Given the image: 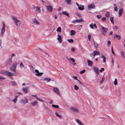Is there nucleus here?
Instances as JSON below:
<instances>
[{"mask_svg": "<svg viewBox=\"0 0 125 125\" xmlns=\"http://www.w3.org/2000/svg\"><path fill=\"white\" fill-rule=\"evenodd\" d=\"M35 72L37 73H36V74L37 76H41L42 74H43V73H39V71L37 69L35 70Z\"/></svg>", "mask_w": 125, "mask_h": 125, "instance_id": "obj_14", "label": "nucleus"}, {"mask_svg": "<svg viewBox=\"0 0 125 125\" xmlns=\"http://www.w3.org/2000/svg\"><path fill=\"white\" fill-rule=\"evenodd\" d=\"M56 116L57 117H58L59 118L62 119V116L61 115H59L58 113L56 112L55 113Z\"/></svg>", "mask_w": 125, "mask_h": 125, "instance_id": "obj_26", "label": "nucleus"}, {"mask_svg": "<svg viewBox=\"0 0 125 125\" xmlns=\"http://www.w3.org/2000/svg\"><path fill=\"white\" fill-rule=\"evenodd\" d=\"M85 70L83 69V70H82V71H81L80 72V73L81 74H82V73H84L85 72Z\"/></svg>", "mask_w": 125, "mask_h": 125, "instance_id": "obj_46", "label": "nucleus"}, {"mask_svg": "<svg viewBox=\"0 0 125 125\" xmlns=\"http://www.w3.org/2000/svg\"><path fill=\"white\" fill-rule=\"evenodd\" d=\"M121 54L122 56L124 58H125V53L123 51H122L121 52Z\"/></svg>", "mask_w": 125, "mask_h": 125, "instance_id": "obj_37", "label": "nucleus"}, {"mask_svg": "<svg viewBox=\"0 0 125 125\" xmlns=\"http://www.w3.org/2000/svg\"><path fill=\"white\" fill-rule=\"evenodd\" d=\"M72 77L74 79L76 80H77V77L76 76H73Z\"/></svg>", "mask_w": 125, "mask_h": 125, "instance_id": "obj_53", "label": "nucleus"}, {"mask_svg": "<svg viewBox=\"0 0 125 125\" xmlns=\"http://www.w3.org/2000/svg\"><path fill=\"white\" fill-rule=\"evenodd\" d=\"M83 20H82V19H81L80 20H76V22H82Z\"/></svg>", "mask_w": 125, "mask_h": 125, "instance_id": "obj_31", "label": "nucleus"}, {"mask_svg": "<svg viewBox=\"0 0 125 125\" xmlns=\"http://www.w3.org/2000/svg\"><path fill=\"white\" fill-rule=\"evenodd\" d=\"M18 97V95L16 96L14 98L13 100L12 101L14 102L15 103L17 100Z\"/></svg>", "mask_w": 125, "mask_h": 125, "instance_id": "obj_20", "label": "nucleus"}, {"mask_svg": "<svg viewBox=\"0 0 125 125\" xmlns=\"http://www.w3.org/2000/svg\"><path fill=\"white\" fill-rule=\"evenodd\" d=\"M78 8L79 10H83L84 8L83 6H79L78 7Z\"/></svg>", "mask_w": 125, "mask_h": 125, "instance_id": "obj_32", "label": "nucleus"}, {"mask_svg": "<svg viewBox=\"0 0 125 125\" xmlns=\"http://www.w3.org/2000/svg\"><path fill=\"white\" fill-rule=\"evenodd\" d=\"M12 62V61L11 58H10L7 60V63L9 64L10 65L11 64Z\"/></svg>", "mask_w": 125, "mask_h": 125, "instance_id": "obj_15", "label": "nucleus"}, {"mask_svg": "<svg viewBox=\"0 0 125 125\" xmlns=\"http://www.w3.org/2000/svg\"><path fill=\"white\" fill-rule=\"evenodd\" d=\"M101 15H97V18L99 19L101 18Z\"/></svg>", "mask_w": 125, "mask_h": 125, "instance_id": "obj_58", "label": "nucleus"}, {"mask_svg": "<svg viewBox=\"0 0 125 125\" xmlns=\"http://www.w3.org/2000/svg\"><path fill=\"white\" fill-rule=\"evenodd\" d=\"M32 96L35 97L36 99L38 98L37 96V95H32Z\"/></svg>", "mask_w": 125, "mask_h": 125, "instance_id": "obj_59", "label": "nucleus"}, {"mask_svg": "<svg viewBox=\"0 0 125 125\" xmlns=\"http://www.w3.org/2000/svg\"><path fill=\"white\" fill-rule=\"evenodd\" d=\"M109 14H110L109 12L106 11V13L105 14V16L106 17L108 18L109 17Z\"/></svg>", "mask_w": 125, "mask_h": 125, "instance_id": "obj_36", "label": "nucleus"}, {"mask_svg": "<svg viewBox=\"0 0 125 125\" xmlns=\"http://www.w3.org/2000/svg\"><path fill=\"white\" fill-rule=\"evenodd\" d=\"M101 57L102 58H103V61L104 62H106V58L103 55H102Z\"/></svg>", "mask_w": 125, "mask_h": 125, "instance_id": "obj_28", "label": "nucleus"}, {"mask_svg": "<svg viewBox=\"0 0 125 125\" xmlns=\"http://www.w3.org/2000/svg\"><path fill=\"white\" fill-rule=\"evenodd\" d=\"M71 109L72 110L75 112L77 113H78L79 112V111L78 109L74 107H71Z\"/></svg>", "mask_w": 125, "mask_h": 125, "instance_id": "obj_17", "label": "nucleus"}, {"mask_svg": "<svg viewBox=\"0 0 125 125\" xmlns=\"http://www.w3.org/2000/svg\"><path fill=\"white\" fill-rule=\"evenodd\" d=\"M28 99L26 98H24L20 101V102L23 105H24L26 103H28Z\"/></svg>", "mask_w": 125, "mask_h": 125, "instance_id": "obj_6", "label": "nucleus"}, {"mask_svg": "<svg viewBox=\"0 0 125 125\" xmlns=\"http://www.w3.org/2000/svg\"><path fill=\"white\" fill-rule=\"evenodd\" d=\"M67 59L69 61L71 60L73 62H74L75 61V60L74 59L72 58H71L70 59L69 58H67Z\"/></svg>", "mask_w": 125, "mask_h": 125, "instance_id": "obj_29", "label": "nucleus"}, {"mask_svg": "<svg viewBox=\"0 0 125 125\" xmlns=\"http://www.w3.org/2000/svg\"><path fill=\"white\" fill-rule=\"evenodd\" d=\"M18 94L19 95H22V94L20 93V92H18Z\"/></svg>", "mask_w": 125, "mask_h": 125, "instance_id": "obj_63", "label": "nucleus"}, {"mask_svg": "<svg viewBox=\"0 0 125 125\" xmlns=\"http://www.w3.org/2000/svg\"><path fill=\"white\" fill-rule=\"evenodd\" d=\"M36 99H37L38 100L40 101L41 102H44L43 100L42 99H41L40 98H38H38H37Z\"/></svg>", "mask_w": 125, "mask_h": 125, "instance_id": "obj_42", "label": "nucleus"}, {"mask_svg": "<svg viewBox=\"0 0 125 125\" xmlns=\"http://www.w3.org/2000/svg\"><path fill=\"white\" fill-rule=\"evenodd\" d=\"M5 79V78L0 75V80H2Z\"/></svg>", "mask_w": 125, "mask_h": 125, "instance_id": "obj_43", "label": "nucleus"}, {"mask_svg": "<svg viewBox=\"0 0 125 125\" xmlns=\"http://www.w3.org/2000/svg\"><path fill=\"white\" fill-rule=\"evenodd\" d=\"M104 69L103 68H102L100 70V72H102V71H104Z\"/></svg>", "mask_w": 125, "mask_h": 125, "instance_id": "obj_49", "label": "nucleus"}, {"mask_svg": "<svg viewBox=\"0 0 125 125\" xmlns=\"http://www.w3.org/2000/svg\"><path fill=\"white\" fill-rule=\"evenodd\" d=\"M3 74H5L8 76H14V75L13 73L8 71H4L3 72Z\"/></svg>", "mask_w": 125, "mask_h": 125, "instance_id": "obj_4", "label": "nucleus"}, {"mask_svg": "<svg viewBox=\"0 0 125 125\" xmlns=\"http://www.w3.org/2000/svg\"><path fill=\"white\" fill-rule=\"evenodd\" d=\"M87 62L88 63V65L89 66H91L92 65L93 62H92L89 60H87Z\"/></svg>", "mask_w": 125, "mask_h": 125, "instance_id": "obj_19", "label": "nucleus"}, {"mask_svg": "<svg viewBox=\"0 0 125 125\" xmlns=\"http://www.w3.org/2000/svg\"><path fill=\"white\" fill-rule=\"evenodd\" d=\"M110 21L113 24H114V22L113 21V17H111L110 19Z\"/></svg>", "mask_w": 125, "mask_h": 125, "instance_id": "obj_41", "label": "nucleus"}, {"mask_svg": "<svg viewBox=\"0 0 125 125\" xmlns=\"http://www.w3.org/2000/svg\"><path fill=\"white\" fill-rule=\"evenodd\" d=\"M36 12L38 13H40L41 12V10L40 8L38 7H36Z\"/></svg>", "mask_w": 125, "mask_h": 125, "instance_id": "obj_25", "label": "nucleus"}, {"mask_svg": "<svg viewBox=\"0 0 125 125\" xmlns=\"http://www.w3.org/2000/svg\"><path fill=\"white\" fill-rule=\"evenodd\" d=\"M67 41L69 42L70 43H71V42H73V40L72 39H68L67 40Z\"/></svg>", "mask_w": 125, "mask_h": 125, "instance_id": "obj_38", "label": "nucleus"}, {"mask_svg": "<svg viewBox=\"0 0 125 125\" xmlns=\"http://www.w3.org/2000/svg\"><path fill=\"white\" fill-rule=\"evenodd\" d=\"M38 103V102L36 101H33L32 103H31V104L32 105L34 106L35 105L37 104Z\"/></svg>", "mask_w": 125, "mask_h": 125, "instance_id": "obj_23", "label": "nucleus"}, {"mask_svg": "<svg viewBox=\"0 0 125 125\" xmlns=\"http://www.w3.org/2000/svg\"><path fill=\"white\" fill-rule=\"evenodd\" d=\"M91 34H89L88 35V38L89 41H90V39L91 38Z\"/></svg>", "mask_w": 125, "mask_h": 125, "instance_id": "obj_47", "label": "nucleus"}, {"mask_svg": "<svg viewBox=\"0 0 125 125\" xmlns=\"http://www.w3.org/2000/svg\"><path fill=\"white\" fill-rule=\"evenodd\" d=\"M114 83L115 85H116L117 84V81L116 78L115 79V80L114 82Z\"/></svg>", "mask_w": 125, "mask_h": 125, "instance_id": "obj_39", "label": "nucleus"}, {"mask_svg": "<svg viewBox=\"0 0 125 125\" xmlns=\"http://www.w3.org/2000/svg\"><path fill=\"white\" fill-rule=\"evenodd\" d=\"M29 88V87H27L25 88H22V90L25 94L27 93L28 92V90Z\"/></svg>", "mask_w": 125, "mask_h": 125, "instance_id": "obj_13", "label": "nucleus"}, {"mask_svg": "<svg viewBox=\"0 0 125 125\" xmlns=\"http://www.w3.org/2000/svg\"><path fill=\"white\" fill-rule=\"evenodd\" d=\"M32 21L34 23V24L36 25H40L39 22L36 19H33L32 20Z\"/></svg>", "mask_w": 125, "mask_h": 125, "instance_id": "obj_12", "label": "nucleus"}, {"mask_svg": "<svg viewBox=\"0 0 125 125\" xmlns=\"http://www.w3.org/2000/svg\"><path fill=\"white\" fill-rule=\"evenodd\" d=\"M71 0H66V1L68 5H70L71 4Z\"/></svg>", "mask_w": 125, "mask_h": 125, "instance_id": "obj_34", "label": "nucleus"}, {"mask_svg": "<svg viewBox=\"0 0 125 125\" xmlns=\"http://www.w3.org/2000/svg\"><path fill=\"white\" fill-rule=\"evenodd\" d=\"M52 106L54 108H59V106L57 105H55L54 104H52Z\"/></svg>", "mask_w": 125, "mask_h": 125, "instance_id": "obj_33", "label": "nucleus"}, {"mask_svg": "<svg viewBox=\"0 0 125 125\" xmlns=\"http://www.w3.org/2000/svg\"><path fill=\"white\" fill-rule=\"evenodd\" d=\"M57 31L61 32V28L60 27H59L57 29Z\"/></svg>", "mask_w": 125, "mask_h": 125, "instance_id": "obj_45", "label": "nucleus"}, {"mask_svg": "<svg viewBox=\"0 0 125 125\" xmlns=\"http://www.w3.org/2000/svg\"><path fill=\"white\" fill-rule=\"evenodd\" d=\"M75 121L79 125H84L81 121L78 119H75Z\"/></svg>", "mask_w": 125, "mask_h": 125, "instance_id": "obj_18", "label": "nucleus"}, {"mask_svg": "<svg viewBox=\"0 0 125 125\" xmlns=\"http://www.w3.org/2000/svg\"><path fill=\"white\" fill-rule=\"evenodd\" d=\"M15 56V54H14V53H12V55H11V58L12 59V57L13 56Z\"/></svg>", "mask_w": 125, "mask_h": 125, "instance_id": "obj_60", "label": "nucleus"}, {"mask_svg": "<svg viewBox=\"0 0 125 125\" xmlns=\"http://www.w3.org/2000/svg\"><path fill=\"white\" fill-rule=\"evenodd\" d=\"M12 20L14 21V23H15L16 25L18 28H19L21 24L20 21L19 19H18L16 17L14 16H12Z\"/></svg>", "mask_w": 125, "mask_h": 125, "instance_id": "obj_1", "label": "nucleus"}, {"mask_svg": "<svg viewBox=\"0 0 125 125\" xmlns=\"http://www.w3.org/2000/svg\"><path fill=\"white\" fill-rule=\"evenodd\" d=\"M20 67L22 68L24 67V66L22 62H21L20 64Z\"/></svg>", "mask_w": 125, "mask_h": 125, "instance_id": "obj_35", "label": "nucleus"}, {"mask_svg": "<svg viewBox=\"0 0 125 125\" xmlns=\"http://www.w3.org/2000/svg\"><path fill=\"white\" fill-rule=\"evenodd\" d=\"M90 28L92 29H93L94 28V26L92 24H90Z\"/></svg>", "mask_w": 125, "mask_h": 125, "instance_id": "obj_51", "label": "nucleus"}, {"mask_svg": "<svg viewBox=\"0 0 125 125\" xmlns=\"http://www.w3.org/2000/svg\"><path fill=\"white\" fill-rule=\"evenodd\" d=\"M93 26H94V27L96 28H97V27L96 26V24H95V23H94V25H93Z\"/></svg>", "mask_w": 125, "mask_h": 125, "instance_id": "obj_61", "label": "nucleus"}, {"mask_svg": "<svg viewBox=\"0 0 125 125\" xmlns=\"http://www.w3.org/2000/svg\"><path fill=\"white\" fill-rule=\"evenodd\" d=\"M101 27L102 29V33L104 36H105L108 30V29L107 28L104 26H102Z\"/></svg>", "mask_w": 125, "mask_h": 125, "instance_id": "obj_3", "label": "nucleus"}, {"mask_svg": "<svg viewBox=\"0 0 125 125\" xmlns=\"http://www.w3.org/2000/svg\"><path fill=\"white\" fill-rule=\"evenodd\" d=\"M123 12V10L122 9H120L119 11V16H120L121 15Z\"/></svg>", "mask_w": 125, "mask_h": 125, "instance_id": "obj_22", "label": "nucleus"}, {"mask_svg": "<svg viewBox=\"0 0 125 125\" xmlns=\"http://www.w3.org/2000/svg\"><path fill=\"white\" fill-rule=\"evenodd\" d=\"M115 36L117 38L118 40H120L121 38V37L120 35H118L117 34L115 35Z\"/></svg>", "mask_w": 125, "mask_h": 125, "instance_id": "obj_30", "label": "nucleus"}, {"mask_svg": "<svg viewBox=\"0 0 125 125\" xmlns=\"http://www.w3.org/2000/svg\"><path fill=\"white\" fill-rule=\"evenodd\" d=\"M75 33V31L74 30H72L70 32V35L71 36H73L74 35Z\"/></svg>", "mask_w": 125, "mask_h": 125, "instance_id": "obj_21", "label": "nucleus"}, {"mask_svg": "<svg viewBox=\"0 0 125 125\" xmlns=\"http://www.w3.org/2000/svg\"><path fill=\"white\" fill-rule=\"evenodd\" d=\"M95 8V5L94 3H92L89 5L88 6V9L90 10L91 9H93Z\"/></svg>", "mask_w": 125, "mask_h": 125, "instance_id": "obj_7", "label": "nucleus"}, {"mask_svg": "<svg viewBox=\"0 0 125 125\" xmlns=\"http://www.w3.org/2000/svg\"><path fill=\"white\" fill-rule=\"evenodd\" d=\"M104 77H103L102 79L100 81V83H102V82L104 81Z\"/></svg>", "mask_w": 125, "mask_h": 125, "instance_id": "obj_48", "label": "nucleus"}, {"mask_svg": "<svg viewBox=\"0 0 125 125\" xmlns=\"http://www.w3.org/2000/svg\"><path fill=\"white\" fill-rule=\"evenodd\" d=\"M74 89L76 90H77L79 89L78 87L76 85H74Z\"/></svg>", "mask_w": 125, "mask_h": 125, "instance_id": "obj_44", "label": "nucleus"}, {"mask_svg": "<svg viewBox=\"0 0 125 125\" xmlns=\"http://www.w3.org/2000/svg\"><path fill=\"white\" fill-rule=\"evenodd\" d=\"M62 14H64L68 17H69V13L67 12L66 11H63L62 13Z\"/></svg>", "mask_w": 125, "mask_h": 125, "instance_id": "obj_27", "label": "nucleus"}, {"mask_svg": "<svg viewBox=\"0 0 125 125\" xmlns=\"http://www.w3.org/2000/svg\"><path fill=\"white\" fill-rule=\"evenodd\" d=\"M58 38L57 40L59 41L60 43H61L62 42V37L61 35H57Z\"/></svg>", "mask_w": 125, "mask_h": 125, "instance_id": "obj_16", "label": "nucleus"}, {"mask_svg": "<svg viewBox=\"0 0 125 125\" xmlns=\"http://www.w3.org/2000/svg\"><path fill=\"white\" fill-rule=\"evenodd\" d=\"M44 80L46 81L47 82H48L51 80V79L49 78H44Z\"/></svg>", "mask_w": 125, "mask_h": 125, "instance_id": "obj_24", "label": "nucleus"}, {"mask_svg": "<svg viewBox=\"0 0 125 125\" xmlns=\"http://www.w3.org/2000/svg\"><path fill=\"white\" fill-rule=\"evenodd\" d=\"M94 71L97 74V75H98L99 74V71L98 68L97 67H96L95 66H94Z\"/></svg>", "mask_w": 125, "mask_h": 125, "instance_id": "obj_9", "label": "nucleus"}, {"mask_svg": "<svg viewBox=\"0 0 125 125\" xmlns=\"http://www.w3.org/2000/svg\"><path fill=\"white\" fill-rule=\"evenodd\" d=\"M111 44V42L110 41H108L107 42V44L108 46L110 45Z\"/></svg>", "mask_w": 125, "mask_h": 125, "instance_id": "obj_54", "label": "nucleus"}, {"mask_svg": "<svg viewBox=\"0 0 125 125\" xmlns=\"http://www.w3.org/2000/svg\"><path fill=\"white\" fill-rule=\"evenodd\" d=\"M77 81L78 82V84H79L81 85V86H82L83 85V84L82 83L81 81H80L78 80H77Z\"/></svg>", "mask_w": 125, "mask_h": 125, "instance_id": "obj_40", "label": "nucleus"}, {"mask_svg": "<svg viewBox=\"0 0 125 125\" xmlns=\"http://www.w3.org/2000/svg\"><path fill=\"white\" fill-rule=\"evenodd\" d=\"M75 50V49L74 48H72V50L73 51H74Z\"/></svg>", "mask_w": 125, "mask_h": 125, "instance_id": "obj_64", "label": "nucleus"}, {"mask_svg": "<svg viewBox=\"0 0 125 125\" xmlns=\"http://www.w3.org/2000/svg\"><path fill=\"white\" fill-rule=\"evenodd\" d=\"M72 22L73 23L75 24V23L76 22V21H75V20L73 21H72Z\"/></svg>", "mask_w": 125, "mask_h": 125, "instance_id": "obj_62", "label": "nucleus"}, {"mask_svg": "<svg viewBox=\"0 0 125 125\" xmlns=\"http://www.w3.org/2000/svg\"><path fill=\"white\" fill-rule=\"evenodd\" d=\"M118 28V27L117 26H114V29H117Z\"/></svg>", "mask_w": 125, "mask_h": 125, "instance_id": "obj_55", "label": "nucleus"}, {"mask_svg": "<svg viewBox=\"0 0 125 125\" xmlns=\"http://www.w3.org/2000/svg\"><path fill=\"white\" fill-rule=\"evenodd\" d=\"M54 92L57 94L60 95V92L58 89L56 87H53Z\"/></svg>", "mask_w": 125, "mask_h": 125, "instance_id": "obj_8", "label": "nucleus"}, {"mask_svg": "<svg viewBox=\"0 0 125 125\" xmlns=\"http://www.w3.org/2000/svg\"><path fill=\"white\" fill-rule=\"evenodd\" d=\"M99 53L97 51H94L92 53L90 54V55L94 56L97 55H99Z\"/></svg>", "mask_w": 125, "mask_h": 125, "instance_id": "obj_11", "label": "nucleus"}, {"mask_svg": "<svg viewBox=\"0 0 125 125\" xmlns=\"http://www.w3.org/2000/svg\"><path fill=\"white\" fill-rule=\"evenodd\" d=\"M115 10V11H116L117 10V7L116 6L114 7V8Z\"/></svg>", "mask_w": 125, "mask_h": 125, "instance_id": "obj_57", "label": "nucleus"}, {"mask_svg": "<svg viewBox=\"0 0 125 125\" xmlns=\"http://www.w3.org/2000/svg\"><path fill=\"white\" fill-rule=\"evenodd\" d=\"M11 83L13 85H15V83L14 82H11Z\"/></svg>", "mask_w": 125, "mask_h": 125, "instance_id": "obj_52", "label": "nucleus"}, {"mask_svg": "<svg viewBox=\"0 0 125 125\" xmlns=\"http://www.w3.org/2000/svg\"><path fill=\"white\" fill-rule=\"evenodd\" d=\"M3 27L1 29V36H3L5 32V24L4 22L2 23Z\"/></svg>", "mask_w": 125, "mask_h": 125, "instance_id": "obj_5", "label": "nucleus"}, {"mask_svg": "<svg viewBox=\"0 0 125 125\" xmlns=\"http://www.w3.org/2000/svg\"><path fill=\"white\" fill-rule=\"evenodd\" d=\"M106 20V18L105 17H104L103 18H102V21H105Z\"/></svg>", "mask_w": 125, "mask_h": 125, "instance_id": "obj_50", "label": "nucleus"}, {"mask_svg": "<svg viewBox=\"0 0 125 125\" xmlns=\"http://www.w3.org/2000/svg\"><path fill=\"white\" fill-rule=\"evenodd\" d=\"M111 51H112V54H113L114 55H115V54L114 52V51H113V48L112 47V48Z\"/></svg>", "mask_w": 125, "mask_h": 125, "instance_id": "obj_56", "label": "nucleus"}, {"mask_svg": "<svg viewBox=\"0 0 125 125\" xmlns=\"http://www.w3.org/2000/svg\"><path fill=\"white\" fill-rule=\"evenodd\" d=\"M17 63L16 62H14L10 68V70H11L13 72H16L15 69L16 68Z\"/></svg>", "mask_w": 125, "mask_h": 125, "instance_id": "obj_2", "label": "nucleus"}, {"mask_svg": "<svg viewBox=\"0 0 125 125\" xmlns=\"http://www.w3.org/2000/svg\"><path fill=\"white\" fill-rule=\"evenodd\" d=\"M47 10L50 12H51L52 11V7L51 6H46Z\"/></svg>", "mask_w": 125, "mask_h": 125, "instance_id": "obj_10", "label": "nucleus"}]
</instances>
